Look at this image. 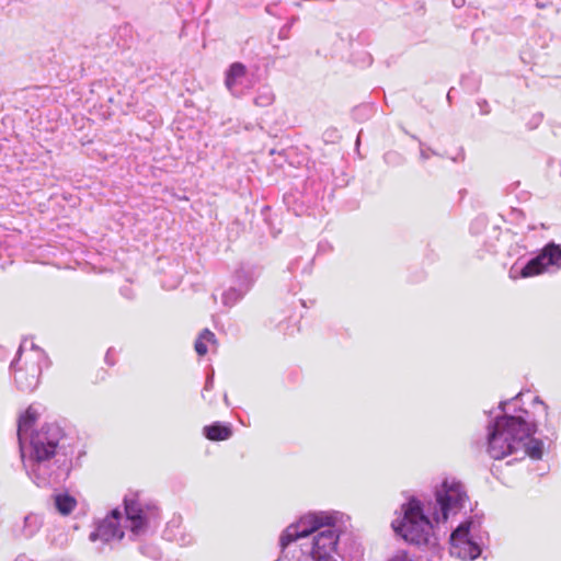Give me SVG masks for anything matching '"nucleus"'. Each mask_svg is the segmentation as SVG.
I'll list each match as a JSON object with an SVG mask.
<instances>
[{
    "instance_id": "1",
    "label": "nucleus",
    "mask_w": 561,
    "mask_h": 561,
    "mask_svg": "<svg viewBox=\"0 0 561 561\" xmlns=\"http://www.w3.org/2000/svg\"><path fill=\"white\" fill-rule=\"evenodd\" d=\"M536 425L520 416L504 415L489 426L488 453L494 459L514 455L515 459L542 457V442L533 437Z\"/></svg>"
},
{
    "instance_id": "2",
    "label": "nucleus",
    "mask_w": 561,
    "mask_h": 561,
    "mask_svg": "<svg viewBox=\"0 0 561 561\" xmlns=\"http://www.w3.org/2000/svg\"><path fill=\"white\" fill-rule=\"evenodd\" d=\"M403 518L392 523V528L405 541L425 545L432 535L433 525L424 514L421 501L412 497L402 505Z\"/></svg>"
},
{
    "instance_id": "3",
    "label": "nucleus",
    "mask_w": 561,
    "mask_h": 561,
    "mask_svg": "<svg viewBox=\"0 0 561 561\" xmlns=\"http://www.w3.org/2000/svg\"><path fill=\"white\" fill-rule=\"evenodd\" d=\"M124 508L130 531L135 535L145 533L149 524L159 518V507L152 503H142L138 493L125 496Z\"/></svg>"
},
{
    "instance_id": "4",
    "label": "nucleus",
    "mask_w": 561,
    "mask_h": 561,
    "mask_svg": "<svg viewBox=\"0 0 561 561\" xmlns=\"http://www.w3.org/2000/svg\"><path fill=\"white\" fill-rule=\"evenodd\" d=\"M62 436V430L57 424L42 426L31 437L32 459L36 462L51 459Z\"/></svg>"
},
{
    "instance_id": "5",
    "label": "nucleus",
    "mask_w": 561,
    "mask_h": 561,
    "mask_svg": "<svg viewBox=\"0 0 561 561\" xmlns=\"http://www.w3.org/2000/svg\"><path fill=\"white\" fill-rule=\"evenodd\" d=\"M333 518L325 514L310 513L302 516L296 524L289 525L279 538L283 549L299 538H305L325 526H333Z\"/></svg>"
},
{
    "instance_id": "6",
    "label": "nucleus",
    "mask_w": 561,
    "mask_h": 561,
    "mask_svg": "<svg viewBox=\"0 0 561 561\" xmlns=\"http://www.w3.org/2000/svg\"><path fill=\"white\" fill-rule=\"evenodd\" d=\"M466 500L467 493L463 485L454 479H446L442 488L436 491V501L440 507V515L434 514V519L437 523L446 522L448 512L461 507Z\"/></svg>"
},
{
    "instance_id": "7",
    "label": "nucleus",
    "mask_w": 561,
    "mask_h": 561,
    "mask_svg": "<svg viewBox=\"0 0 561 561\" xmlns=\"http://www.w3.org/2000/svg\"><path fill=\"white\" fill-rule=\"evenodd\" d=\"M470 523L459 525L450 535V554L461 560H474L481 553L480 547L469 539Z\"/></svg>"
},
{
    "instance_id": "8",
    "label": "nucleus",
    "mask_w": 561,
    "mask_h": 561,
    "mask_svg": "<svg viewBox=\"0 0 561 561\" xmlns=\"http://www.w3.org/2000/svg\"><path fill=\"white\" fill-rule=\"evenodd\" d=\"M336 545L337 535L333 526L323 527V530L320 529L313 539L312 558L316 561H329L328 557L335 550Z\"/></svg>"
},
{
    "instance_id": "9",
    "label": "nucleus",
    "mask_w": 561,
    "mask_h": 561,
    "mask_svg": "<svg viewBox=\"0 0 561 561\" xmlns=\"http://www.w3.org/2000/svg\"><path fill=\"white\" fill-rule=\"evenodd\" d=\"M41 356L37 355V358ZM42 374V368L38 359L31 360L28 367H23L21 359L18 362V368L15 370L14 380L22 389H32L37 382Z\"/></svg>"
},
{
    "instance_id": "10",
    "label": "nucleus",
    "mask_w": 561,
    "mask_h": 561,
    "mask_svg": "<svg viewBox=\"0 0 561 561\" xmlns=\"http://www.w3.org/2000/svg\"><path fill=\"white\" fill-rule=\"evenodd\" d=\"M121 517L122 513L119 512V510H113L111 514L99 526L98 535L106 541L113 539H123L125 534L123 527L121 526Z\"/></svg>"
},
{
    "instance_id": "11",
    "label": "nucleus",
    "mask_w": 561,
    "mask_h": 561,
    "mask_svg": "<svg viewBox=\"0 0 561 561\" xmlns=\"http://www.w3.org/2000/svg\"><path fill=\"white\" fill-rule=\"evenodd\" d=\"M204 434L207 439L219 442L227 440L232 435V430L229 425L221 424L219 422H215L210 425L204 427Z\"/></svg>"
},
{
    "instance_id": "12",
    "label": "nucleus",
    "mask_w": 561,
    "mask_h": 561,
    "mask_svg": "<svg viewBox=\"0 0 561 561\" xmlns=\"http://www.w3.org/2000/svg\"><path fill=\"white\" fill-rule=\"evenodd\" d=\"M548 267L545 254L540 252L536 257L531 259L520 271L524 278L533 277L541 274Z\"/></svg>"
},
{
    "instance_id": "13",
    "label": "nucleus",
    "mask_w": 561,
    "mask_h": 561,
    "mask_svg": "<svg viewBox=\"0 0 561 561\" xmlns=\"http://www.w3.org/2000/svg\"><path fill=\"white\" fill-rule=\"evenodd\" d=\"M54 502L56 510L62 516L70 515L77 507V500L68 493L56 494Z\"/></svg>"
},
{
    "instance_id": "14",
    "label": "nucleus",
    "mask_w": 561,
    "mask_h": 561,
    "mask_svg": "<svg viewBox=\"0 0 561 561\" xmlns=\"http://www.w3.org/2000/svg\"><path fill=\"white\" fill-rule=\"evenodd\" d=\"M247 75V67L241 62H233L227 73L225 79V84L229 91H232L233 88L238 84L239 80Z\"/></svg>"
},
{
    "instance_id": "15",
    "label": "nucleus",
    "mask_w": 561,
    "mask_h": 561,
    "mask_svg": "<svg viewBox=\"0 0 561 561\" xmlns=\"http://www.w3.org/2000/svg\"><path fill=\"white\" fill-rule=\"evenodd\" d=\"M216 343L215 334L210 330L204 329L195 341L194 348L199 356H204L208 352V344L216 345Z\"/></svg>"
},
{
    "instance_id": "16",
    "label": "nucleus",
    "mask_w": 561,
    "mask_h": 561,
    "mask_svg": "<svg viewBox=\"0 0 561 561\" xmlns=\"http://www.w3.org/2000/svg\"><path fill=\"white\" fill-rule=\"evenodd\" d=\"M37 413L33 408H28L23 415H21L18 425V436L21 439L22 435L26 433L36 422Z\"/></svg>"
},
{
    "instance_id": "17",
    "label": "nucleus",
    "mask_w": 561,
    "mask_h": 561,
    "mask_svg": "<svg viewBox=\"0 0 561 561\" xmlns=\"http://www.w3.org/2000/svg\"><path fill=\"white\" fill-rule=\"evenodd\" d=\"M541 252L545 254L548 266L554 265L557 267H561V245L550 243L546 245Z\"/></svg>"
},
{
    "instance_id": "18",
    "label": "nucleus",
    "mask_w": 561,
    "mask_h": 561,
    "mask_svg": "<svg viewBox=\"0 0 561 561\" xmlns=\"http://www.w3.org/2000/svg\"><path fill=\"white\" fill-rule=\"evenodd\" d=\"M465 0H454V4L456 7H460L463 3Z\"/></svg>"
}]
</instances>
